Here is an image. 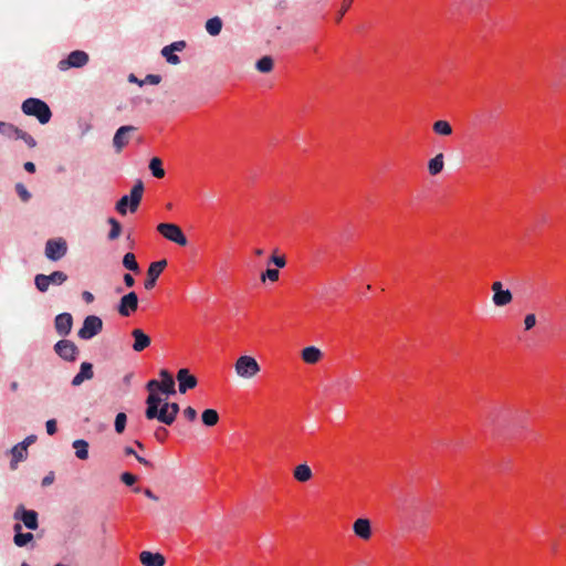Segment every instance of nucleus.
I'll use <instances>...</instances> for the list:
<instances>
[{
  "label": "nucleus",
  "mask_w": 566,
  "mask_h": 566,
  "mask_svg": "<svg viewBox=\"0 0 566 566\" xmlns=\"http://www.w3.org/2000/svg\"><path fill=\"white\" fill-rule=\"evenodd\" d=\"M146 410H145V417L148 420L157 419L158 421L170 426L174 423V420L171 419L168 409L164 402V399L161 397H155L148 396L146 399Z\"/></svg>",
  "instance_id": "obj_1"
},
{
  "label": "nucleus",
  "mask_w": 566,
  "mask_h": 566,
  "mask_svg": "<svg viewBox=\"0 0 566 566\" xmlns=\"http://www.w3.org/2000/svg\"><path fill=\"white\" fill-rule=\"evenodd\" d=\"M21 109L25 115L36 117L42 125L49 123L52 117V112L48 104L39 98H27L22 103Z\"/></svg>",
  "instance_id": "obj_2"
},
{
  "label": "nucleus",
  "mask_w": 566,
  "mask_h": 566,
  "mask_svg": "<svg viewBox=\"0 0 566 566\" xmlns=\"http://www.w3.org/2000/svg\"><path fill=\"white\" fill-rule=\"evenodd\" d=\"M144 192V184L142 180H137L130 190V195L122 197L116 203V210L120 214H126L127 206L129 205V209L132 212H135L140 203L142 197Z\"/></svg>",
  "instance_id": "obj_3"
},
{
  "label": "nucleus",
  "mask_w": 566,
  "mask_h": 566,
  "mask_svg": "<svg viewBox=\"0 0 566 566\" xmlns=\"http://www.w3.org/2000/svg\"><path fill=\"white\" fill-rule=\"evenodd\" d=\"M234 370L239 378L252 379L260 373L261 367L254 357L243 355L237 359Z\"/></svg>",
  "instance_id": "obj_4"
},
{
  "label": "nucleus",
  "mask_w": 566,
  "mask_h": 566,
  "mask_svg": "<svg viewBox=\"0 0 566 566\" xmlns=\"http://www.w3.org/2000/svg\"><path fill=\"white\" fill-rule=\"evenodd\" d=\"M157 231L167 240L180 245L185 247L188 243L186 235L184 234L181 228L175 223H159L157 226Z\"/></svg>",
  "instance_id": "obj_5"
},
{
  "label": "nucleus",
  "mask_w": 566,
  "mask_h": 566,
  "mask_svg": "<svg viewBox=\"0 0 566 566\" xmlns=\"http://www.w3.org/2000/svg\"><path fill=\"white\" fill-rule=\"evenodd\" d=\"M0 134L8 138L21 139L28 145L29 148H34L36 146L35 139L30 134L23 132L10 123L1 122Z\"/></svg>",
  "instance_id": "obj_6"
},
{
  "label": "nucleus",
  "mask_w": 566,
  "mask_h": 566,
  "mask_svg": "<svg viewBox=\"0 0 566 566\" xmlns=\"http://www.w3.org/2000/svg\"><path fill=\"white\" fill-rule=\"evenodd\" d=\"M103 329V321L96 315H88L84 318L83 326L77 332L81 339H91Z\"/></svg>",
  "instance_id": "obj_7"
},
{
  "label": "nucleus",
  "mask_w": 566,
  "mask_h": 566,
  "mask_svg": "<svg viewBox=\"0 0 566 566\" xmlns=\"http://www.w3.org/2000/svg\"><path fill=\"white\" fill-rule=\"evenodd\" d=\"M67 252L66 241L62 238L50 239L45 243L44 254L50 261H59Z\"/></svg>",
  "instance_id": "obj_8"
},
{
  "label": "nucleus",
  "mask_w": 566,
  "mask_h": 566,
  "mask_svg": "<svg viewBox=\"0 0 566 566\" xmlns=\"http://www.w3.org/2000/svg\"><path fill=\"white\" fill-rule=\"evenodd\" d=\"M13 518L22 522L29 530L34 531L39 527L38 513L33 510H27L22 504L15 509Z\"/></svg>",
  "instance_id": "obj_9"
},
{
  "label": "nucleus",
  "mask_w": 566,
  "mask_h": 566,
  "mask_svg": "<svg viewBox=\"0 0 566 566\" xmlns=\"http://www.w3.org/2000/svg\"><path fill=\"white\" fill-rule=\"evenodd\" d=\"M55 353L66 361H74L78 355L77 346L69 339H61L54 345Z\"/></svg>",
  "instance_id": "obj_10"
},
{
  "label": "nucleus",
  "mask_w": 566,
  "mask_h": 566,
  "mask_svg": "<svg viewBox=\"0 0 566 566\" xmlns=\"http://www.w3.org/2000/svg\"><path fill=\"white\" fill-rule=\"evenodd\" d=\"M88 62V54L84 51H73L69 54L67 59L59 62V69L66 71L70 67H82Z\"/></svg>",
  "instance_id": "obj_11"
},
{
  "label": "nucleus",
  "mask_w": 566,
  "mask_h": 566,
  "mask_svg": "<svg viewBox=\"0 0 566 566\" xmlns=\"http://www.w3.org/2000/svg\"><path fill=\"white\" fill-rule=\"evenodd\" d=\"M138 307V296L135 292H129L119 300L117 311L119 315L128 317Z\"/></svg>",
  "instance_id": "obj_12"
},
{
  "label": "nucleus",
  "mask_w": 566,
  "mask_h": 566,
  "mask_svg": "<svg viewBox=\"0 0 566 566\" xmlns=\"http://www.w3.org/2000/svg\"><path fill=\"white\" fill-rule=\"evenodd\" d=\"M137 128L132 125L120 126L114 137H113V146L115 148V151L117 154L122 153L123 148L128 144L129 142V134L135 132Z\"/></svg>",
  "instance_id": "obj_13"
},
{
  "label": "nucleus",
  "mask_w": 566,
  "mask_h": 566,
  "mask_svg": "<svg viewBox=\"0 0 566 566\" xmlns=\"http://www.w3.org/2000/svg\"><path fill=\"white\" fill-rule=\"evenodd\" d=\"M167 266L166 260H160L150 263L148 270H147V277L144 282V286L146 290H151L156 285V281L164 271V269Z\"/></svg>",
  "instance_id": "obj_14"
},
{
  "label": "nucleus",
  "mask_w": 566,
  "mask_h": 566,
  "mask_svg": "<svg viewBox=\"0 0 566 566\" xmlns=\"http://www.w3.org/2000/svg\"><path fill=\"white\" fill-rule=\"evenodd\" d=\"M177 380L179 386V391L181 394L187 392V390L192 389L197 386V378L190 374L189 369L181 368L177 373Z\"/></svg>",
  "instance_id": "obj_15"
},
{
  "label": "nucleus",
  "mask_w": 566,
  "mask_h": 566,
  "mask_svg": "<svg viewBox=\"0 0 566 566\" xmlns=\"http://www.w3.org/2000/svg\"><path fill=\"white\" fill-rule=\"evenodd\" d=\"M73 326V317L70 313H61L54 319V327L60 336H67Z\"/></svg>",
  "instance_id": "obj_16"
},
{
  "label": "nucleus",
  "mask_w": 566,
  "mask_h": 566,
  "mask_svg": "<svg viewBox=\"0 0 566 566\" xmlns=\"http://www.w3.org/2000/svg\"><path fill=\"white\" fill-rule=\"evenodd\" d=\"M132 336L134 338L133 349L137 353L146 349L151 343L150 337L140 328L133 329Z\"/></svg>",
  "instance_id": "obj_17"
},
{
  "label": "nucleus",
  "mask_w": 566,
  "mask_h": 566,
  "mask_svg": "<svg viewBox=\"0 0 566 566\" xmlns=\"http://www.w3.org/2000/svg\"><path fill=\"white\" fill-rule=\"evenodd\" d=\"M139 560L144 566H164L166 563L163 554L149 551H143L139 554Z\"/></svg>",
  "instance_id": "obj_18"
},
{
  "label": "nucleus",
  "mask_w": 566,
  "mask_h": 566,
  "mask_svg": "<svg viewBox=\"0 0 566 566\" xmlns=\"http://www.w3.org/2000/svg\"><path fill=\"white\" fill-rule=\"evenodd\" d=\"M353 531L356 536L361 539H369L371 537V526L368 518H358L353 524Z\"/></svg>",
  "instance_id": "obj_19"
},
{
  "label": "nucleus",
  "mask_w": 566,
  "mask_h": 566,
  "mask_svg": "<svg viewBox=\"0 0 566 566\" xmlns=\"http://www.w3.org/2000/svg\"><path fill=\"white\" fill-rule=\"evenodd\" d=\"M93 376V365L91 363L84 361L81 364L80 373L76 374L72 379V385L77 387L83 384V381L92 379Z\"/></svg>",
  "instance_id": "obj_20"
},
{
  "label": "nucleus",
  "mask_w": 566,
  "mask_h": 566,
  "mask_svg": "<svg viewBox=\"0 0 566 566\" xmlns=\"http://www.w3.org/2000/svg\"><path fill=\"white\" fill-rule=\"evenodd\" d=\"M159 376L161 378V381H159L160 387H161V392L165 394L166 396L175 395L176 394L175 380H174L171 374L166 369H161L159 373Z\"/></svg>",
  "instance_id": "obj_21"
},
{
  "label": "nucleus",
  "mask_w": 566,
  "mask_h": 566,
  "mask_svg": "<svg viewBox=\"0 0 566 566\" xmlns=\"http://www.w3.org/2000/svg\"><path fill=\"white\" fill-rule=\"evenodd\" d=\"M301 357L306 364L314 365L322 359L323 353L315 346H308L302 350Z\"/></svg>",
  "instance_id": "obj_22"
},
{
  "label": "nucleus",
  "mask_w": 566,
  "mask_h": 566,
  "mask_svg": "<svg viewBox=\"0 0 566 566\" xmlns=\"http://www.w3.org/2000/svg\"><path fill=\"white\" fill-rule=\"evenodd\" d=\"M21 530H22L21 524H19V523L14 524V526H13V531H14L13 543L18 547L25 546L28 543L33 541V537H34L32 533H22Z\"/></svg>",
  "instance_id": "obj_23"
},
{
  "label": "nucleus",
  "mask_w": 566,
  "mask_h": 566,
  "mask_svg": "<svg viewBox=\"0 0 566 566\" xmlns=\"http://www.w3.org/2000/svg\"><path fill=\"white\" fill-rule=\"evenodd\" d=\"M293 476L296 481L304 483L312 479L313 472L306 463H302L294 468Z\"/></svg>",
  "instance_id": "obj_24"
},
{
  "label": "nucleus",
  "mask_w": 566,
  "mask_h": 566,
  "mask_svg": "<svg viewBox=\"0 0 566 566\" xmlns=\"http://www.w3.org/2000/svg\"><path fill=\"white\" fill-rule=\"evenodd\" d=\"M443 167H444V156L442 153L437 154L428 163V171L431 176L439 175L443 170Z\"/></svg>",
  "instance_id": "obj_25"
},
{
  "label": "nucleus",
  "mask_w": 566,
  "mask_h": 566,
  "mask_svg": "<svg viewBox=\"0 0 566 566\" xmlns=\"http://www.w3.org/2000/svg\"><path fill=\"white\" fill-rule=\"evenodd\" d=\"M72 447L75 450L76 458L80 460H86L88 458V442L86 440H74Z\"/></svg>",
  "instance_id": "obj_26"
},
{
  "label": "nucleus",
  "mask_w": 566,
  "mask_h": 566,
  "mask_svg": "<svg viewBox=\"0 0 566 566\" xmlns=\"http://www.w3.org/2000/svg\"><path fill=\"white\" fill-rule=\"evenodd\" d=\"M513 300V294L510 290H503L497 294H493L492 302L495 306L502 307L510 304Z\"/></svg>",
  "instance_id": "obj_27"
},
{
  "label": "nucleus",
  "mask_w": 566,
  "mask_h": 566,
  "mask_svg": "<svg viewBox=\"0 0 566 566\" xmlns=\"http://www.w3.org/2000/svg\"><path fill=\"white\" fill-rule=\"evenodd\" d=\"M433 132L439 136H450L453 132L452 126L448 120L439 119L432 125Z\"/></svg>",
  "instance_id": "obj_28"
},
{
  "label": "nucleus",
  "mask_w": 566,
  "mask_h": 566,
  "mask_svg": "<svg viewBox=\"0 0 566 566\" xmlns=\"http://www.w3.org/2000/svg\"><path fill=\"white\" fill-rule=\"evenodd\" d=\"M11 454H12L11 469H15V465L18 462L27 459L28 451L24 449V446L15 444L11 449Z\"/></svg>",
  "instance_id": "obj_29"
},
{
  "label": "nucleus",
  "mask_w": 566,
  "mask_h": 566,
  "mask_svg": "<svg viewBox=\"0 0 566 566\" xmlns=\"http://www.w3.org/2000/svg\"><path fill=\"white\" fill-rule=\"evenodd\" d=\"M222 30V20L219 17H213L206 22V31L212 35H219Z\"/></svg>",
  "instance_id": "obj_30"
},
{
  "label": "nucleus",
  "mask_w": 566,
  "mask_h": 566,
  "mask_svg": "<svg viewBox=\"0 0 566 566\" xmlns=\"http://www.w3.org/2000/svg\"><path fill=\"white\" fill-rule=\"evenodd\" d=\"M202 423L207 427H213L219 422V413L214 409H206L201 413Z\"/></svg>",
  "instance_id": "obj_31"
},
{
  "label": "nucleus",
  "mask_w": 566,
  "mask_h": 566,
  "mask_svg": "<svg viewBox=\"0 0 566 566\" xmlns=\"http://www.w3.org/2000/svg\"><path fill=\"white\" fill-rule=\"evenodd\" d=\"M149 169L154 177L163 178L165 176V170L163 168V161L158 157H154L149 161Z\"/></svg>",
  "instance_id": "obj_32"
},
{
  "label": "nucleus",
  "mask_w": 566,
  "mask_h": 566,
  "mask_svg": "<svg viewBox=\"0 0 566 566\" xmlns=\"http://www.w3.org/2000/svg\"><path fill=\"white\" fill-rule=\"evenodd\" d=\"M273 66H274L273 59L269 55L261 57L255 64L256 70L261 73L271 72L273 70Z\"/></svg>",
  "instance_id": "obj_33"
},
{
  "label": "nucleus",
  "mask_w": 566,
  "mask_h": 566,
  "mask_svg": "<svg viewBox=\"0 0 566 566\" xmlns=\"http://www.w3.org/2000/svg\"><path fill=\"white\" fill-rule=\"evenodd\" d=\"M123 266L129 271H133V272H139V265L136 261V256L134 253L132 252H127L124 256H123Z\"/></svg>",
  "instance_id": "obj_34"
},
{
  "label": "nucleus",
  "mask_w": 566,
  "mask_h": 566,
  "mask_svg": "<svg viewBox=\"0 0 566 566\" xmlns=\"http://www.w3.org/2000/svg\"><path fill=\"white\" fill-rule=\"evenodd\" d=\"M107 222L111 224L108 240H116L122 233V226L115 218H108Z\"/></svg>",
  "instance_id": "obj_35"
},
{
  "label": "nucleus",
  "mask_w": 566,
  "mask_h": 566,
  "mask_svg": "<svg viewBox=\"0 0 566 566\" xmlns=\"http://www.w3.org/2000/svg\"><path fill=\"white\" fill-rule=\"evenodd\" d=\"M49 284L62 285L67 280V275L62 271H54L48 275Z\"/></svg>",
  "instance_id": "obj_36"
},
{
  "label": "nucleus",
  "mask_w": 566,
  "mask_h": 566,
  "mask_svg": "<svg viewBox=\"0 0 566 566\" xmlns=\"http://www.w3.org/2000/svg\"><path fill=\"white\" fill-rule=\"evenodd\" d=\"M34 284H35V287L44 293L49 290V280H48V275L45 274H36L35 277H34Z\"/></svg>",
  "instance_id": "obj_37"
},
{
  "label": "nucleus",
  "mask_w": 566,
  "mask_h": 566,
  "mask_svg": "<svg viewBox=\"0 0 566 566\" xmlns=\"http://www.w3.org/2000/svg\"><path fill=\"white\" fill-rule=\"evenodd\" d=\"M161 54L169 64L177 65L180 63L179 56L176 55L174 51H169L167 46L163 48Z\"/></svg>",
  "instance_id": "obj_38"
},
{
  "label": "nucleus",
  "mask_w": 566,
  "mask_h": 566,
  "mask_svg": "<svg viewBox=\"0 0 566 566\" xmlns=\"http://www.w3.org/2000/svg\"><path fill=\"white\" fill-rule=\"evenodd\" d=\"M127 417L124 412H119L116 415L115 418V431L117 433H122L125 430L126 427Z\"/></svg>",
  "instance_id": "obj_39"
},
{
  "label": "nucleus",
  "mask_w": 566,
  "mask_h": 566,
  "mask_svg": "<svg viewBox=\"0 0 566 566\" xmlns=\"http://www.w3.org/2000/svg\"><path fill=\"white\" fill-rule=\"evenodd\" d=\"M146 389L149 391V395L148 396H155V397H160L158 395V391L161 392V387H160V382L156 379H151L147 382L146 385Z\"/></svg>",
  "instance_id": "obj_40"
},
{
  "label": "nucleus",
  "mask_w": 566,
  "mask_h": 566,
  "mask_svg": "<svg viewBox=\"0 0 566 566\" xmlns=\"http://www.w3.org/2000/svg\"><path fill=\"white\" fill-rule=\"evenodd\" d=\"M279 270L276 269H268L265 272L261 274V281L265 282L266 280H270L271 282H276L279 280Z\"/></svg>",
  "instance_id": "obj_41"
},
{
  "label": "nucleus",
  "mask_w": 566,
  "mask_h": 566,
  "mask_svg": "<svg viewBox=\"0 0 566 566\" xmlns=\"http://www.w3.org/2000/svg\"><path fill=\"white\" fill-rule=\"evenodd\" d=\"M15 191L18 196L21 198L22 201L27 202L31 198V193L28 191V189L22 184L15 185Z\"/></svg>",
  "instance_id": "obj_42"
},
{
  "label": "nucleus",
  "mask_w": 566,
  "mask_h": 566,
  "mask_svg": "<svg viewBox=\"0 0 566 566\" xmlns=\"http://www.w3.org/2000/svg\"><path fill=\"white\" fill-rule=\"evenodd\" d=\"M161 82V76L157 74H148L144 80L138 82L139 86H143L144 84H153L157 85Z\"/></svg>",
  "instance_id": "obj_43"
},
{
  "label": "nucleus",
  "mask_w": 566,
  "mask_h": 566,
  "mask_svg": "<svg viewBox=\"0 0 566 566\" xmlns=\"http://www.w3.org/2000/svg\"><path fill=\"white\" fill-rule=\"evenodd\" d=\"M164 402L168 409V412H169L171 419L175 421L176 417L180 410L179 405L177 402H168L167 400H164Z\"/></svg>",
  "instance_id": "obj_44"
},
{
  "label": "nucleus",
  "mask_w": 566,
  "mask_h": 566,
  "mask_svg": "<svg viewBox=\"0 0 566 566\" xmlns=\"http://www.w3.org/2000/svg\"><path fill=\"white\" fill-rule=\"evenodd\" d=\"M352 3H353V0H343L342 7L336 15L337 22H339L342 20V18L346 13V11L350 8Z\"/></svg>",
  "instance_id": "obj_45"
},
{
  "label": "nucleus",
  "mask_w": 566,
  "mask_h": 566,
  "mask_svg": "<svg viewBox=\"0 0 566 566\" xmlns=\"http://www.w3.org/2000/svg\"><path fill=\"white\" fill-rule=\"evenodd\" d=\"M536 325V316L535 314H527L524 317V328L525 331L532 329Z\"/></svg>",
  "instance_id": "obj_46"
},
{
  "label": "nucleus",
  "mask_w": 566,
  "mask_h": 566,
  "mask_svg": "<svg viewBox=\"0 0 566 566\" xmlns=\"http://www.w3.org/2000/svg\"><path fill=\"white\" fill-rule=\"evenodd\" d=\"M269 263H273L274 265H276L277 268H284L285 264H286V260H285V256L284 255H276V254H273L270 260H269Z\"/></svg>",
  "instance_id": "obj_47"
},
{
  "label": "nucleus",
  "mask_w": 566,
  "mask_h": 566,
  "mask_svg": "<svg viewBox=\"0 0 566 566\" xmlns=\"http://www.w3.org/2000/svg\"><path fill=\"white\" fill-rule=\"evenodd\" d=\"M182 413H184V417H185L188 421H191V422H192V421H195V420L197 419V411H196V409H195V408H192V407H190V406H189V407H187V408H185V409H184V411H182Z\"/></svg>",
  "instance_id": "obj_48"
},
{
  "label": "nucleus",
  "mask_w": 566,
  "mask_h": 566,
  "mask_svg": "<svg viewBox=\"0 0 566 566\" xmlns=\"http://www.w3.org/2000/svg\"><path fill=\"white\" fill-rule=\"evenodd\" d=\"M120 480L123 483H125L126 485H133L135 482H136V476L129 472H124L122 473L120 475Z\"/></svg>",
  "instance_id": "obj_49"
},
{
  "label": "nucleus",
  "mask_w": 566,
  "mask_h": 566,
  "mask_svg": "<svg viewBox=\"0 0 566 566\" xmlns=\"http://www.w3.org/2000/svg\"><path fill=\"white\" fill-rule=\"evenodd\" d=\"M45 428H46L48 434L53 436L57 430L56 421L54 419L48 420L45 423Z\"/></svg>",
  "instance_id": "obj_50"
},
{
  "label": "nucleus",
  "mask_w": 566,
  "mask_h": 566,
  "mask_svg": "<svg viewBox=\"0 0 566 566\" xmlns=\"http://www.w3.org/2000/svg\"><path fill=\"white\" fill-rule=\"evenodd\" d=\"M166 46L169 49V51H174V52L182 51L185 49V46H186V42L185 41H177V42H174V43H171L169 45H166Z\"/></svg>",
  "instance_id": "obj_51"
},
{
  "label": "nucleus",
  "mask_w": 566,
  "mask_h": 566,
  "mask_svg": "<svg viewBox=\"0 0 566 566\" xmlns=\"http://www.w3.org/2000/svg\"><path fill=\"white\" fill-rule=\"evenodd\" d=\"M35 441H36V436L30 434L19 444L24 446V449L28 451V447L31 446L32 443H34Z\"/></svg>",
  "instance_id": "obj_52"
},
{
  "label": "nucleus",
  "mask_w": 566,
  "mask_h": 566,
  "mask_svg": "<svg viewBox=\"0 0 566 566\" xmlns=\"http://www.w3.org/2000/svg\"><path fill=\"white\" fill-rule=\"evenodd\" d=\"M168 431L165 428H159L155 431V437L158 441H164Z\"/></svg>",
  "instance_id": "obj_53"
},
{
  "label": "nucleus",
  "mask_w": 566,
  "mask_h": 566,
  "mask_svg": "<svg viewBox=\"0 0 566 566\" xmlns=\"http://www.w3.org/2000/svg\"><path fill=\"white\" fill-rule=\"evenodd\" d=\"M123 281L127 287H132L135 284V279L129 273L124 274Z\"/></svg>",
  "instance_id": "obj_54"
},
{
  "label": "nucleus",
  "mask_w": 566,
  "mask_h": 566,
  "mask_svg": "<svg viewBox=\"0 0 566 566\" xmlns=\"http://www.w3.org/2000/svg\"><path fill=\"white\" fill-rule=\"evenodd\" d=\"M54 481V473L53 472H50L48 475H45L42 480V485L43 486H48L50 484H52Z\"/></svg>",
  "instance_id": "obj_55"
},
{
  "label": "nucleus",
  "mask_w": 566,
  "mask_h": 566,
  "mask_svg": "<svg viewBox=\"0 0 566 566\" xmlns=\"http://www.w3.org/2000/svg\"><path fill=\"white\" fill-rule=\"evenodd\" d=\"M82 297L85 301V303H87V304H90L94 301V295L88 291H84L82 293Z\"/></svg>",
  "instance_id": "obj_56"
},
{
  "label": "nucleus",
  "mask_w": 566,
  "mask_h": 566,
  "mask_svg": "<svg viewBox=\"0 0 566 566\" xmlns=\"http://www.w3.org/2000/svg\"><path fill=\"white\" fill-rule=\"evenodd\" d=\"M491 289L493 291V294H497L504 290L502 283L499 281L494 282L492 284Z\"/></svg>",
  "instance_id": "obj_57"
},
{
  "label": "nucleus",
  "mask_w": 566,
  "mask_h": 566,
  "mask_svg": "<svg viewBox=\"0 0 566 566\" xmlns=\"http://www.w3.org/2000/svg\"><path fill=\"white\" fill-rule=\"evenodd\" d=\"M135 458H136V460H137L140 464H143V465H145V467L153 468V463H151V462H149L148 460H146L145 458H143V457L138 455V454H135Z\"/></svg>",
  "instance_id": "obj_58"
},
{
  "label": "nucleus",
  "mask_w": 566,
  "mask_h": 566,
  "mask_svg": "<svg viewBox=\"0 0 566 566\" xmlns=\"http://www.w3.org/2000/svg\"><path fill=\"white\" fill-rule=\"evenodd\" d=\"M23 167L28 172L33 174L35 171V165L32 161L24 163Z\"/></svg>",
  "instance_id": "obj_59"
},
{
  "label": "nucleus",
  "mask_w": 566,
  "mask_h": 566,
  "mask_svg": "<svg viewBox=\"0 0 566 566\" xmlns=\"http://www.w3.org/2000/svg\"><path fill=\"white\" fill-rule=\"evenodd\" d=\"M144 494H145L148 499H150V500H153V501H158V497H157V496L151 492V490H149V489H146V490L144 491Z\"/></svg>",
  "instance_id": "obj_60"
},
{
  "label": "nucleus",
  "mask_w": 566,
  "mask_h": 566,
  "mask_svg": "<svg viewBox=\"0 0 566 566\" xmlns=\"http://www.w3.org/2000/svg\"><path fill=\"white\" fill-rule=\"evenodd\" d=\"M124 453L126 455H134V457H135V454H137L132 447H125L124 448Z\"/></svg>",
  "instance_id": "obj_61"
},
{
  "label": "nucleus",
  "mask_w": 566,
  "mask_h": 566,
  "mask_svg": "<svg viewBox=\"0 0 566 566\" xmlns=\"http://www.w3.org/2000/svg\"><path fill=\"white\" fill-rule=\"evenodd\" d=\"M128 81H129L130 83H136V84H138V82H140L142 80H138V78L136 77V75H135V74H129V76H128Z\"/></svg>",
  "instance_id": "obj_62"
},
{
  "label": "nucleus",
  "mask_w": 566,
  "mask_h": 566,
  "mask_svg": "<svg viewBox=\"0 0 566 566\" xmlns=\"http://www.w3.org/2000/svg\"><path fill=\"white\" fill-rule=\"evenodd\" d=\"M10 388H11V390H12V391H15V390H18V388H19V384H18L17 381H12V382L10 384Z\"/></svg>",
  "instance_id": "obj_63"
},
{
  "label": "nucleus",
  "mask_w": 566,
  "mask_h": 566,
  "mask_svg": "<svg viewBox=\"0 0 566 566\" xmlns=\"http://www.w3.org/2000/svg\"><path fill=\"white\" fill-rule=\"evenodd\" d=\"M254 253L256 255H262L263 254V250L262 249H256Z\"/></svg>",
  "instance_id": "obj_64"
}]
</instances>
